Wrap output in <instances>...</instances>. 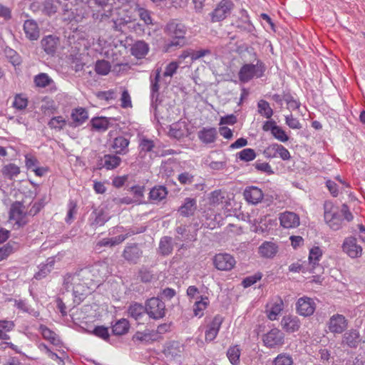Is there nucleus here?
<instances>
[{"instance_id": "obj_1", "label": "nucleus", "mask_w": 365, "mask_h": 365, "mask_svg": "<svg viewBox=\"0 0 365 365\" xmlns=\"http://www.w3.org/2000/svg\"><path fill=\"white\" fill-rule=\"evenodd\" d=\"M105 267V263L98 262L90 267L81 269L73 274L68 273L63 278V288L67 292L71 291L73 297L81 301L86 294L90 282L100 277L101 269Z\"/></svg>"}, {"instance_id": "obj_2", "label": "nucleus", "mask_w": 365, "mask_h": 365, "mask_svg": "<svg viewBox=\"0 0 365 365\" xmlns=\"http://www.w3.org/2000/svg\"><path fill=\"white\" fill-rule=\"evenodd\" d=\"M88 4L89 7L96 5L98 9L93 11L92 16L95 21H106L113 16V4H117L120 11L126 13H135L138 4L135 0H81Z\"/></svg>"}, {"instance_id": "obj_3", "label": "nucleus", "mask_w": 365, "mask_h": 365, "mask_svg": "<svg viewBox=\"0 0 365 365\" xmlns=\"http://www.w3.org/2000/svg\"><path fill=\"white\" fill-rule=\"evenodd\" d=\"M324 220L329 227L333 230H339L342 227L343 220L338 207L331 202L327 201L324 205Z\"/></svg>"}, {"instance_id": "obj_4", "label": "nucleus", "mask_w": 365, "mask_h": 365, "mask_svg": "<svg viewBox=\"0 0 365 365\" xmlns=\"http://www.w3.org/2000/svg\"><path fill=\"white\" fill-rule=\"evenodd\" d=\"M145 312L153 319H162L165 315V305L158 297H153L145 303Z\"/></svg>"}, {"instance_id": "obj_5", "label": "nucleus", "mask_w": 365, "mask_h": 365, "mask_svg": "<svg viewBox=\"0 0 365 365\" xmlns=\"http://www.w3.org/2000/svg\"><path fill=\"white\" fill-rule=\"evenodd\" d=\"M264 73L263 66L260 63L245 64L244 65L239 73L240 80L242 82H247L254 77H261Z\"/></svg>"}, {"instance_id": "obj_6", "label": "nucleus", "mask_w": 365, "mask_h": 365, "mask_svg": "<svg viewBox=\"0 0 365 365\" xmlns=\"http://www.w3.org/2000/svg\"><path fill=\"white\" fill-rule=\"evenodd\" d=\"M284 335L277 328L272 329L262 336L264 344L267 347L274 348L284 344Z\"/></svg>"}, {"instance_id": "obj_7", "label": "nucleus", "mask_w": 365, "mask_h": 365, "mask_svg": "<svg viewBox=\"0 0 365 365\" xmlns=\"http://www.w3.org/2000/svg\"><path fill=\"white\" fill-rule=\"evenodd\" d=\"M232 6L230 0H222L210 14L212 21L217 22L225 19L230 14Z\"/></svg>"}, {"instance_id": "obj_8", "label": "nucleus", "mask_w": 365, "mask_h": 365, "mask_svg": "<svg viewBox=\"0 0 365 365\" xmlns=\"http://www.w3.org/2000/svg\"><path fill=\"white\" fill-rule=\"evenodd\" d=\"M327 325L330 332L339 334L346 329L348 321L344 315L336 314L330 317Z\"/></svg>"}, {"instance_id": "obj_9", "label": "nucleus", "mask_w": 365, "mask_h": 365, "mask_svg": "<svg viewBox=\"0 0 365 365\" xmlns=\"http://www.w3.org/2000/svg\"><path fill=\"white\" fill-rule=\"evenodd\" d=\"M26 213L22 203L16 202L11 205L9 212V219L15 222L18 227L24 226L26 224Z\"/></svg>"}, {"instance_id": "obj_10", "label": "nucleus", "mask_w": 365, "mask_h": 365, "mask_svg": "<svg viewBox=\"0 0 365 365\" xmlns=\"http://www.w3.org/2000/svg\"><path fill=\"white\" fill-rule=\"evenodd\" d=\"M343 251L351 258H357L362 255V247L358 245L354 237H346L342 245Z\"/></svg>"}, {"instance_id": "obj_11", "label": "nucleus", "mask_w": 365, "mask_h": 365, "mask_svg": "<svg viewBox=\"0 0 365 365\" xmlns=\"http://www.w3.org/2000/svg\"><path fill=\"white\" fill-rule=\"evenodd\" d=\"M213 262L217 269L222 271L232 269L236 263L234 257L226 253L216 255L214 257Z\"/></svg>"}, {"instance_id": "obj_12", "label": "nucleus", "mask_w": 365, "mask_h": 365, "mask_svg": "<svg viewBox=\"0 0 365 365\" xmlns=\"http://www.w3.org/2000/svg\"><path fill=\"white\" fill-rule=\"evenodd\" d=\"M264 154L267 158H274L279 157L283 160H288L291 158L289 150L283 145L277 143H274L269 145L264 150Z\"/></svg>"}, {"instance_id": "obj_13", "label": "nucleus", "mask_w": 365, "mask_h": 365, "mask_svg": "<svg viewBox=\"0 0 365 365\" xmlns=\"http://www.w3.org/2000/svg\"><path fill=\"white\" fill-rule=\"evenodd\" d=\"M296 308L299 314L309 317L314 312L316 304L312 298L303 297L298 299Z\"/></svg>"}, {"instance_id": "obj_14", "label": "nucleus", "mask_w": 365, "mask_h": 365, "mask_svg": "<svg viewBox=\"0 0 365 365\" xmlns=\"http://www.w3.org/2000/svg\"><path fill=\"white\" fill-rule=\"evenodd\" d=\"M280 225L285 229L297 227L300 224L299 216L293 212L285 211L279 214Z\"/></svg>"}, {"instance_id": "obj_15", "label": "nucleus", "mask_w": 365, "mask_h": 365, "mask_svg": "<svg viewBox=\"0 0 365 365\" xmlns=\"http://www.w3.org/2000/svg\"><path fill=\"white\" fill-rule=\"evenodd\" d=\"M279 245L274 241H264L258 247V254L262 258L272 259L278 253Z\"/></svg>"}, {"instance_id": "obj_16", "label": "nucleus", "mask_w": 365, "mask_h": 365, "mask_svg": "<svg viewBox=\"0 0 365 365\" xmlns=\"http://www.w3.org/2000/svg\"><path fill=\"white\" fill-rule=\"evenodd\" d=\"M165 32L173 38L180 39L184 38L186 28L183 24L172 20L167 24Z\"/></svg>"}, {"instance_id": "obj_17", "label": "nucleus", "mask_w": 365, "mask_h": 365, "mask_svg": "<svg viewBox=\"0 0 365 365\" xmlns=\"http://www.w3.org/2000/svg\"><path fill=\"white\" fill-rule=\"evenodd\" d=\"M284 302L280 297L273 299L266 306L267 317L269 320L274 321L284 309Z\"/></svg>"}, {"instance_id": "obj_18", "label": "nucleus", "mask_w": 365, "mask_h": 365, "mask_svg": "<svg viewBox=\"0 0 365 365\" xmlns=\"http://www.w3.org/2000/svg\"><path fill=\"white\" fill-rule=\"evenodd\" d=\"M161 68H157L155 71V76H150V99L152 107L156 108L159 98L160 79Z\"/></svg>"}, {"instance_id": "obj_19", "label": "nucleus", "mask_w": 365, "mask_h": 365, "mask_svg": "<svg viewBox=\"0 0 365 365\" xmlns=\"http://www.w3.org/2000/svg\"><path fill=\"white\" fill-rule=\"evenodd\" d=\"M143 255L142 250L135 243L127 245L123 252V257L130 263H137Z\"/></svg>"}, {"instance_id": "obj_20", "label": "nucleus", "mask_w": 365, "mask_h": 365, "mask_svg": "<svg viewBox=\"0 0 365 365\" xmlns=\"http://www.w3.org/2000/svg\"><path fill=\"white\" fill-rule=\"evenodd\" d=\"M361 338L357 329H350L346 331L342 336V345L349 348H356L361 343Z\"/></svg>"}, {"instance_id": "obj_21", "label": "nucleus", "mask_w": 365, "mask_h": 365, "mask_svg": "<svg viewBox=\"0 0 365 365\" xmlns=\"http://www.w3.org/2000/svg\"><path fill=\"white\" fill-rule=\"evenodd\" d=\"M280 324L284 331L293 333L299 329L301 322L297 317L288 314L282 317Z\"/></svg>"}, {"instance_id": "obj_22", "label": "nucleus", "mask_w": 365, "mask_h": 365, "mask_svg": "<svg viewBox=\"0 0 365 365\" xmlns=\"http://www.w3.org/2000/svg\"><path fill=\"white\" fill-rule=\"evenodd\" d=\"M222 322L223 318L220 315H216L213 318L208 329L205 331L206 341H212L216 338Z\"/></svg>"}, {"instance_id": "obj_23", "label": "nucleus", "mask_w": 365, "mask_h": 365, "mask_svg": "<svg viewBox=\"0 0 365 365\" xmlns=\"http://www.w3.org/2000/svg\"><path fill=\"white\" fill-rule=\"evenodd\" d=\"M24 31L26 38L30 41H35L39 38L40 31L38 24L33 19L25 21L24 24Z\"/></svg>"}, {"instance_id": "obj_24", "label": "nucleus", "mask_w": 365, "mask_h": 365, "mask_svg": "<svg viewBox=\"0 0 365 365\" xmlns=\"http://www.w3.org/2000/svg\"><path fill=\"white\" fill-rule=\"evenodd\" d=\"M71 117L73 121L70 125L77 127L84 123L88 119V113L86 108L80 107L72 110Z\"/></svg>"}, {"instance_id": "obj_25", "label": "nucleus", "mask_w": 365, "mask_h": 365, "mask_svg": "<svg viewBox=\"0 0 365 365\" xmlns=\"http://www.w3.org/2000/svg\"><path fill=\"white\" fill-rule=\"evenodd\" d=\"M41 44L42 48L47 54L53 56L59 44V39L58 38L49 35L43 38Z\"/></svg>"}, {"instance_id": "obj_26", "label": "nucleus", "mask_w": 365, "mask_h": 365, "mask_svg": "<svg viewBox=\"0 0 365 365\" xmlns=\"http://www.w3.org/2000/svg\"><path fill=\"white\" fill-rule=\"evenodd\" d=\"M121 158L118 154H106L100 160V165L107 170H113L121 163Z\"/></svg>"}, {"instance_id": "obj_27", "label": "nucleus", "mask_w": 365, "mask_h": 365, "mask_svg": "<svg viewBox=\"0 0 365 365\" xmlns=\"http://www.w3.org/2000/svg\"><path fill=\"white\" fill-rule=\"evenodd\" d=\"M262 191L257 187H250L245 190L244 197L245 200L252 204L259 202L263 198Z\"/></svg>"}, {"instance_id": "obj_28", "label": "nucleus", "mask_w": 365, "mask_h": 365, "mask_svg": "<svg viewBox=\"0 0 365 365\" xmlns=\"http://www.w3.org/2000/svg\"><path fill=\"white\" fill-rule=\"evenodd\" d=\"M149 51V46L144 41H135L130 48L131 54L138 59L143 58Z\"/></svg>"}, {"instance_id": "obj_29", "label": "nucleus", "mask_w": 365, "mask_h": 365, "mask_svg": "<svg viewBox=\"0 0 365 365\" xmlns=\"http://www.w3.org/2000/svg\"><path fill=\"white\" fill-rule=\"evenodd\" d=\"M197 210V201L194 198L187 197L184 203L179 207L178 212L183 217H189L194 215Z\"/></svg>"}, {"instance_id": "obj_30", "label": "nucleus", "mask_w": 365, "mask_h": 365, "mask_svg": "<svg viewBox=\"0 0 365 365\" xmlns=\"http://www.w3.org/2000/svg\"><path fill=\"white\" fill-rule=\"evenodd\" d=\"M129 143L128 139L123 136H118L114 138L111 147L115 150V154L125 155L128 152Z\"/></svg>"}, {"instance_id": "obj_31", "label": "nucleus", "mask_w": 365, "mask_h": 365, "mask_svg": "<svg viewBox=\"0 0 365 365\" xmlns=\"http://www.w3.org/2000/svg\"><path fill=\"white\" fill-rule=\"evenodd\" d=\"M217 135V132L215 128H203L197 133L198 138L205 144L214 143Z\"/></svg>"}, {"instance_id": "obj_32", "label": "nucleus", "mask_w": 365, "mask_h": 365, "mask_svg": "<svg viewBox=\"0 0 365 365\" xmlns=\"http://www.w3.org/2000/svg\"><path fill=\"white\" fill-rule=\"evenodd\" d=\"M134 14L135 13H127L125 16L113 17L111 21H109V23L111 24L110 26L116 31L123 32V27L131 22Z\"/></svg>"}, {"instance_id": "obj_33", "label": "nucleus", "mask_w": 365, "mask_h": 365, "mask_svg": "<svg viewBox=\"0 0 365 365\" xmlns=\"http://www.w3.org/2000/svg\"><path fill=\"white\" fill-rule=\"evenodd\" d=\"M173 250V238L169 236L161 237L158 252L163 256H168L172 253Z\"/></svg>"}, {"instance_id": "obj_34", "label": "nucleus", "mask_w": 365, "mask_h": 365, "mask_svg": "<svg viewBox=\"0 0 365 365\" xmlns=\"http://www.w3.org/2000/svg\"><path fill=\"white\" fill-rule=\"evenodd\" d=\"M54 264V257L48 258L45 264L40 265L39 271L35 274L34 278L36 279H41L42 278H44L53 269Z\"/></svg>"}, {"instance_id": "obj_35", "label": "nucleus", "mask_w": 365, "mask_h": 365, "mask_svg": "<svg viewBox=\"0 0 365 365\" xmlns=\"http://www.w3.org/2000/svg\"><path fill=\"white\" fill-rule=\"evenodd\" d=\"M322 255V252L319 247H314L310 250L309 255V263L311 266L309 268L310 271L313 272L316 266L319 264Z\"/></svg>"}, {"instance_id": "obj_36", "label": "nucleus", "mask_w": 365, "mask_h": 365, "mask_svg": "<svg viewBox=\"0 0 365 365\" xmlns=\"http://www.w3.org/2000/svg\"><path fill=\"white\" fill-rule=\"evenodd\" d=\"M128 312L129 316L135 320H139L145 314V308L142 304L135 302L129 306Z\"/></svg>"}, {"instance_id": "obj_37", "label": "nucleus", "mask_w": 365, "mask_h": 365, "mask_svg": "<svg viewBox=\"0 0 365 365\" xmlns=\"http://www.w3.org/2000/svg\"><path fill=\"white\" fill-rule=\"evenodd\" d=\"M1 173L4 178L12 180L20 173V168L14 163H9L2 168Z\"/></svg>"}, {"instance_id": "obj_38", "label": "nucleus", "mask_w": 365, "mask_h": 365, "mask_svg": "<svg viewBox=\"0 0 365 365\" xmlns=\"http://www.w3.org/2000/svg\"><path fill=\"white\" fill-rule=\"evenodd\" d=\"M209 299L207 297L200 296V300H197L194 304L193 312L196 317L203 316V311L207 307Z\"/></svg>"}, {"instance_id": "obj_39", "label": "nucleus", "mask_w": 365, "mask_h": 365, "mask_svg": "<svg viewBox=\"0 0 365 365\" xmlns=\"http://www.w3.org/2000/svg\"><path fill=\"white\" fill-rule=\"evenodd\" d=\"M240 349L239 346L234 345L229 347L227 356L232 365H240Z\"/></svg>"}, {"instance_id": "obj_40", "label": "nucleus", "mask_w": 365, "mask_h": 365, "mask_svg": "<svg viewBox=\"0 0 365 365\" xmlns=\"http://www.w3.org/2000/svg\"><path fill=\"white\" fill-rule=\"evenodd\" d=\"M129 322L125 319H121L113 326L112 331L115 335H123L128 331Z\"/></svg>"}, {"instance_id": "obj_41", "label": "nucleus", "mask_w": 365, "mask_h": 365, "mask_svg": "<svg viewBox=\"0 0 365 365\" xmlns=\"http://www.w3.org/2000/svg\"><path fill=\"white\" fill-rule=\"evenodd\" d=\"M258 113L266 118H270L273 115V110L269 103L264 100H260L257 103Z\"/></svg>"}, {"instance_id": "obj_42", "label": "nucleus", "mask_w": 365, "mask_h": 365, "mask_svg": "<svg viewBox=\"0 0 365 365\" xmlns=\"http://www.w3.org/2000/svg\"><path fill=\"white\" fill-rule=\"evenodd\" d=\"M91 125L97 130L105 131L109 127V120L105 117L94 118L91 120Z\"/></svg>"}, {"instance_id": "obj_43", "label": "nucleus", "mask_w": 365, "mask_h": 365, "mask_svg": "<svg viewBox=\"0 0 365 365\" xmlns=\"http://www.w3.org/2000/svg\"><path fill=\"white\" fill-rule=\"evenodd\" d=\"M168 194L167 190L163 186L155 187L150 192V198L153 200L160 201L165 198Z\"/></svg>"}, {"instance_id": "obj_44", "label": "nucleus", "mask_w": 365, "mask_h": 365, "mask_svg": "<svg viewBox=\"0 0 365 365\" xmlns=\"http://www.w3.org/2000/svg\"><path fill=\"white\" fill-rule=\"evenodd\" d=\"M225 192L222 191L221 190H217L212 192L209 197L210 204L215 206L222 203L225 199Z\"/></svg>"}, {"instance_id": "obj_45", "label": "nucleus", "mask_w": 365, "mask_h": 365, "mask_svg": "<svg viewBox=\"0 0 365 365\" xmlns=\"http://www.w3.org/2000/svg\"><path fill=\"white\" fill-rule=\"evenodd\" d=\"M41 333L43 338L46 340H48L51 344L54 345H59L61 341L58 336L54 333L53 331L49 329L48 328L44 327H41Z\"/></svg>"}, {"instance_id": "obj_46", "label": "nucleus", "mask_w": 365, "mask_h": 365, "mask_svg": "<svg viewBox=\"0 0 365 365\" xmlns=\"http://www.w3.org/2000/svg\"><path fill=\"white\" fill-rule=\"evenodd\" d=\"M14 327V324L12 322L0 321V339H9V336L7 333L11 331Z\"/></svg>"}, {"instance_id": "obj_47", "label": "nucleus", "mask_w": 365, "mask_h": 365, "mask_svg": "<svg viewBox=\"0 0 365 365\" xmlns=\"http://www.w3.org/2000/svg\"><path fill=\"white\" fill-rule=\"evenodd\" d=\"M95 71L99 75L106 76L110 71V65L108 61L105 60L98 61L95 66Z\"/></svg>"}, {"instance_id": "obj_48", "label": "nucleus", "mask_w": 365, "mask_h": 365, "mask_svg": "<svg viewBox=\"0 0 365 365\" xmlns=\"http://www.w3.org/2000/svg\"><path fill=\"white\" fill-rule=\"evenodd\" d=\"M53 82L52 79L44 73H41L34 78V83L36 86L41 88H45L46 86L50 85Z\"/></svg>"}, {"instance_id": "obj_49", "label": "nucleus", "mask_w": 365, "mask_h": 365, "mask_svg": "<svg viewBox=\"0 0 365 365\" xmlns=\"http://www.w3.org/2000/svg\"><path fill=\"white\" fill-rule=\"evenodd\" d=\"M126 237H127L126 235H118L113 238L103 239L100 242V245H101V246L116 245H118V244H120L121 242H123L126 239Z\"/></svg>"}, {"instance_id": "obj_50", "label": "nucleus", "mask_w": 365, "mask_h": 365, "mask_svg": "<svg viewBox=\"0 0 365 365\" xmlns=\"http://www.w3.org/2000/svg\"><path fill=\"white\" fill-rule=\"evenodd\" d=\"M52 129L62 130L66 125V120L62 116H56L52 118L48 123Z\"/></svg>"}, {"instance_id": "obj_51", "label": "nucleus", "mask_w": 365, "mask_h": 365, "mask_svg": "<svg viewBox=\"0 0 365 365\" xmlns=\"http://www.w3.org/2000/svg\"><path fill=\"white\" fill-rule=\"evenodd\" d=\"M292 358L286 354H279L273 361L272 365H292Z\"/></svg>"}, {"instance_id": "obj_52", "label": "nucleus", "mask_w": 365, "mask_h": 365, "mask_svg": "<svg viewBox=\"0 0 365 365\" xmlns=\"http://www.w3.org/2000/svg\"><path fill=\"white\" fill-rule=\"evenodd\" d=\"M237 155L241 160L245 162L252 160L256 157L255 152L252 148L243 149L242 150L237 153Z\"/></svg>"}, {"instance_id": "obj_53", "label": "nucleus", "mask_w": 365, "mask_h": 365, "mask_svg": "<svg viewBox=\"0 0 365 365\" xmlns=\"http://www.w3.org/2000/svg\"><path fill=\"white\" fill-rule=\"evenodd\" d=\"M184 349L182 344L177 341H173L167 349V352L172 356H179Z\"/></svg>"}, {"instance_id": "obj_54", "label": "nucleus", "mask_w": 365, "mask_h": 365, "mask_svg": "<svg viewBox=\"0 0 365 365\" xmlns=\"http://www.w3.org/2000/svg\"><path fill=\"white\" fill-rule=\"evenodd\" d=\"M272 134L274 137L281 142H287L289 140V137L280 127L276 125L272 128Z\"/></svg>"}, {"instance_id": "obj_55", "label": "nucleus", "mask_w": 365, "mask_h": 365, "mask_svg": "<svg viewBox=\"0 0 365 365\" xmlns=\"http://www.w3.org/2000/svg\"><path fill=\"white\" fill-rule=\"evenodd\" d=\"M42 11L48 16H51L52 14L56 13L57 6L54 4L53 1L47 0L45 1L43 4Z\"/></svg>"}, {"instance_id": "obj_56", "label": "nucleus", "mask_w": 365, "mask_h": 365, "mask_svg": "<svg viewBox=\"0 0 365 365\" xmlns=\"http://www.w3.org/2000/svg\"><path fill=\"white\" fill-rule=\"evenodd\" d=\"M28 105V100L26 98L21 95H17L15 96L13 102V106L19 110H23L26 108Z\"/></svg>"}, {"instance_id": "obj_57", "label": "nucleus", "mask_w": 365, "mask_h": 365, "mask_svg": "<svg viewBox=\"0 0 365 365\" xmlns=\"http://www.w3.org/2000/svg\"><path fill=\"white\" fill-rule=\"evenodd\" d=\"M110 218V216L109 215V214L104 211L103 210H99L97 213H96V219H95V222L100 225V226H102Z\"/></svg>"}, {"instance_id": "obj_58", "label": "nucleus", "mask_w": 365, "mask_h": 365, "mask_svg": "<svg viewBox=\"0 0 365 365\" xmlns=\"http://www.w3.org/2000/svg\"><path fill=\"white\" fill-rule=\"evenodd\" d=\"M179 64L177 61H172L168 64L163 73L164 77H172L177 71Z\"/></svg>"}, {"instance_id": "obj_59", "label": "nucleus", "mask_w": 365, "mask_h": 365, "mask_svg": "<svg viewBox=\"0 0 365 365\" xmlns=\"http://www.w3.org/2000/svg\"><path fill=\"white\" fill-rule=\"evenodd\" d=\"M136 12L138 13L140 19L143 20L145 24L149 25L152 24V19L148 11L143 8H140L138 5V9L135 11V13Z\"/></svg>"}, {"instance_id": "obj_60", "label": "nucleus", "mask_w": 365, "mask_h": 365, "mask_svg": "<svg viewBox=\"0 0 365 365\" xmlns=\"http://www.w3.org/2000/svg\"><path fill=\"white\" fill-rule=\"evenodd\" d=\"M237 27L240 29L241 31H246L247 33H251L254 31V26L247 19L245 21H237Z\"/></svg>"}, {"instance_id": "obj_61", "label": "nucleus", "mask_w": 365, "mask_h": 365, "mask_svg": "<svg viewBox=\"0 0 365 365\" xmlns=\"http://www.w3.org/2000/svg\"><path fill=\"white\" fill-rule=\"evenodd\" d=\"M340 210L341 216L343 217L342 220H346V222H351L354 220V215L351 212L349 208L346 204H343L341 205V208Z\"/></svg>"}, {"instance_id": "obj_62", "label": "nucleus", "mask_w": 365, "mask_h": 365, "mask_svg": "<svg viewBox=\"0 0 365 365\" xmlns=\"http://www.w3.org/2000/svg\"><path fill=\"white\" fill-rule=\"evenodd\" d=\"M93 332L95 335H96L97 336H98L104 340L108 339L109 336H110L109 333H108V328L103 327V326L96 327L93 329Z\"/></svg>"}, {"instance_id": "obj_63", "label": "nucleus", "mask_w": 365, "mask_h": 365, "mask_svg": "<svg viewBox=\"0 0 365 365\" xmlns=\"http://www.w3.org/2000/svg\"><path fill=\"white\" fill-rule=\"evenodd\" d=\"M287 125L292 129H299L302 128L299 121L294 118L292 115H287L285 117Z\"/></svg>"}, {"instance_id": "obj_64", "label": "nucleus", "mask_w": 365, "mask_h": 365, "mask_svg": "<svg viewBox=\"0 0 365 365\" xmlns=\"http://www.w3.org/2000/svg\"><path fill=\"white\" fill-rule=\"evenodd\" d=\"M262 278L261 274H257L253 276H250L245 278L242 281V284L245 287H248L255 284L258 280Z\"/></svg>"}]
</instances>
